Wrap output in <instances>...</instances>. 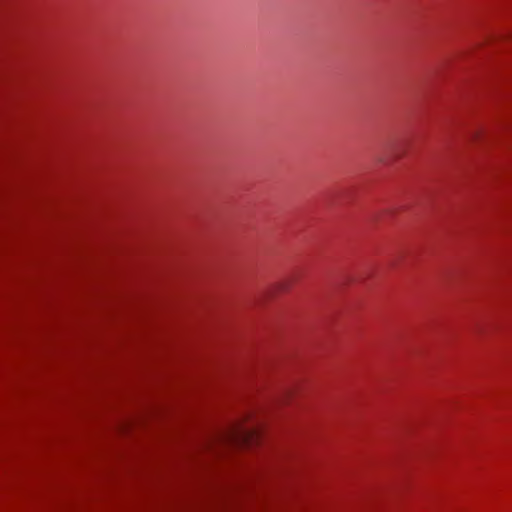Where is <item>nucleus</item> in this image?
Segmentation results:
<instances>
[{"label":"nucleus","mask_w":512,"mask_h":512,"mask_svg":"<svg viewBox=\"0 0 512 512\" xmlns=\"http://www.w3.org/2000/svg\"><path fill=\"white\" fill-rule=\"evenodd\" d=\"M256 431L250 430L243 427L235 428V430L232 432L231 437L233 440L243 443H248L250 441H253L254 437H256Z\"/></svg>","instance_id":"nucleus-1"}]
</instances>
